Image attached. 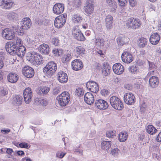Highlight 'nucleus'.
<instances>
[{
	"label": "nucleus",
	"mask_w": 161,
	"mask_h": 161,
	"mask_svg": "<svg viewBox=\"0 0 161 161\" xmlns=\"http://www.w3.org/2000/svg\"><path fill=\"white\" fill-rule=\"evenodd\" d=\"M2 36L4 38L8 40H11L15 37V33L11 29L6 28L3 30Z\"/></svg>",
	"instance_id": "6"
},
{
	"label": "nucleus",
	"mask_w": 161,
	"mask_h": 161,
	"mask_svg": "<svg viewBox=\"0 0 161 161\" xmlns=\"http://www.w3.org/2000/svg\"><path fill=\"white\" fill-rule=\"evenodd\" d=\"M8 93V91L6 89H2L0 92V95L1 96H4L7 95Z\"/></svg>",
	"instance_id": "56"
},
{
	"label": "nucleus",
	"mask_w": 161,
	"mask_h": 161,
	"mask_svg": "<svg viewBox=\"0 0 161 161\" xmlns=\"http://www.w3.org/2000/svg\"><path fill=\"white\" fill-rule=\"evenodd\" d=\"M113 69L115 74L120 75L124 72V66L120 63H117L113 65Z\"/></svg>",
	"instance_id": "16"
},
{
	"label": "nucleus",
	"mask_w": 161,
	"mask_h": 161,
	"mask_svg": "<svg viewBox=\"0 0 161 161\" xmlns=\"http://www.w3.org/2000/svg\"><path fill=\"white\" fill-rule=\"evenodd\" d=\"M16 153L18 156H22L25 154V153L23 151H18L16 152Z\"/></svg>",
	"instance_id": "62"
},
{
	"label": "nucleus",
	"mask_w": 161,
	"mask_h": 161,
	"mask_svg": "<svg viewBox=\"0 0 161 161\" xmlns=\"http://www.w3.org/2000/svg\"><path fill=\"white\" fill-rule=\"evenodd\" d=\"M80 18L79 14H75L72 16V20H80Z\"/></svg>",
	"instance_id": "57"
},
{
	"label": "nucleus",
	"mask_w": 161,
	"mask_h": 161,
	"mask_svg": "<svg viewBox=\"0 0 161 161\" xmlns=\"http://www.w3.org/2000/svg\"><path fill=\"white\" fill-rule=\"evenodd\" d=\"M14 5V3L10 0H3L1 2L0 6L3 8L9 9Z\"/></svg>",
	"instance_id": "22"
},
{
	"label": "nucleus",
	"mask_w": 161,
	"mask_h": 161,
	"mask_svg": "<svg viewBox=\"0 0 161 161\" xmlns=\"http://www.w3.org/2000/svg\"><path fill=\"white\" fill-rule=\"evenodd\" d=\"M57 68V64L54 61H51L43 68V72L48 75L52 76L55 73Z\"/></svg>",
	"instance_id": "2"
},
{
	"label": "nucleus",
	"mask_w": 161,
	"mask_h": 161,
	"mask_svg": "<svg viewBox=\"0 0 161 161\" xmlns=\"http://www.w3.org/2000/svg\"><path fill=\"white\" fill-rule=\"evenodd\" d=\"M64 8V5L61 3H57L55 4L53 7V13L57 14L62 13Z\"/></svg>",
	"instance_id": "15"
},
{
	"label": "nucleus",
	"mask_w": 161,
	"mask_h": 161,
	"mask_svg": "<svg viewBox=\"0 0 161 161\" xmlns=\"http://www.w3.org/2000/svg\"><path fill=\"white\" fill-rule=\"evenodd\" d=\"M66 21L62 22L61 21H54V25L57 28H60L62 27L65 24Z\"/></svg>",
	"instance_id": "42"
},
{
	"label": "nucleus",
	"mask_w": 161,
	"mask_h": 161,
	"mask_svg": "<svg viewBox=\"0 0 161 161\" xmlns=\"http://www.w3.org/2000/svg\"><path fill=\"white\" fill-rule=\"evenodd\" d=\"M80 30L79 26H75L73 29L72 33L77 40L80 41Z\"/></svg>",
	"instance_id": "23"
},
{
	"label": "nucleus",
	"mask_w": 161,
	"mask_h": 161,
	"mask_svg": "<svg viewBox=\"0 0 161 161\" xmlns=\"http://www.w3.org/2000/svg\"><path fill=\"white\" fill-rule=\"evenodd\" d=\"M130 5L132 7H134L135 6L137 3V2L136 0H129Z\"/></svg>",
	"instance_id": "54"
},
{
	"label": "nucleus",
	"mask_w": 161,
	"mask_h": 161,
	"mask_svg": "<svg viewBox=\"0 0 161 161\" xmlns=\"http://www.w3.org/2000/svg\"><path fill=\"white\" fill-rule=\"evenodd\" d=\"M144 137V136L143 135L140 134L138 135V139L139 141H142Z\"/></svg>",
	"instance_id": "64"
},
{
	"label": "nucleus",
	"mask_w": 161,
	"mask_h": 161,
	"mask_svg": "<svg viewBox=\"0 0 161 161\" xmlns=\"http://www.w3.org/2000/svg\"><path fill=\"white\" fill-rule=\"evenodd\" d=\"M94 69L97 71H100L102 69L101 65L100 64L96 62L94 64Z\"/></svg>",
	"instance_id": "47"
},
{
	"label": "nucleus",
	"mask_w": 161,
	"mask_h": 161,
	"mask_svg": "<svg viewBox=\"0 0 161 161\" xmlns=\"http://www.w3.org/2000/svg\"><path fill=\"white\" fill-rule=\"evenodd\" d=\"M36 59H35V64H42L43 62V58L41 55L39 53H36Z\"/></svg>",
	"instance_id": "36"
},
{
	"label": "nucleus",
	"mask_w": 161,
	"mask_h": 161,
	"mask_svg": "<svg viewBox=\"0 0 161 161\" xmlns=\"http://www.w3.org/2000/svg\"><path fill=\"white\" fill-rule=\"evenodd\" d=\"M70 98L69 93L68 92H64L57 97L56 99L58 100L60 105L61 106H65L68 103Z\"/></svg>",
	"instance_id": "5"
},
{
	"label": "nucleus",
	"mask_w": 161,
	"mask_h": 161,
	"mask_svg": "<svg viewBox=\"0 0 161 161\" xmlns=\"http://www.w3.org/2000/svg\"><path fill=\"white\" fill-rule=\"evenodd\" d=\"M85 102L89 105H91L94 102V97L92 94L87 92L85 94L84 97Z\"/></svg>",
	"instance_id": "19"
},
{
	"label": "nucleus",
	"mask_w": 161,
	"mask_h": 161,
	"mask_svg": "<svg viewBox=\"0 0 161 161\" xmlns=\"http://www.w3.org/2000/svg\"><path fill=\"white\" fill-rule=\"evenodd\" d=\"M122 61L125 63H130L132 62L133 57L132 54L128 51H124L121 55Z\"/></svg>",
	"instance_id": "11"
},
{
	"label": "nucleus",
	"mask_w": 161,
	"mask_h": 161,
	"mask_svg": "<svg viewBox=\"0 0 161 161\" xmlns=\"http://www.w3.org/2000/svg\"><path fill=\"white\" fill-rule=\"evenodd\" d=\"M23 24L21 26L18 25L16 28V31L19 35L23 36L25 33V30L30 28L31 25V21H22Z\"/></svg>",
	"instance_id": "4"
},
{
	"label": "nucleus",
	"mask_w": 161,
	"mask_h": 161,
	"mask_svg": "<svg viewBox=\"0 0 161 161\" xmlns=\"http://www.w3.org/2000/svg\"><path fill=\"white\" fill-rule=\"evenodd\" d=\"M115 134L114 132L111 130L108 131L106 133V136L108 137H113Z\"/></svg>",
	"instance_id": "49"
},
{
	"label": "nucleus",
	"mask_w": 161,
	"mask_h": 161,
	"mask_svg": "<svg viewBox=\"0 0 161 161\" xmlns=\"http://www.w3.org/2000/svg\"><path fill=\"white\" fill-rule=\"evenodd\" d=\"M57 77L58 80L61 83H66L68 80V77L66 73L61 70L58 73Z\"/></svg>",
	"instance_id": "17"
},
{
	"label": "nucleus",
	"mask_w": 161,
	"mask_h": 161,
	"mask_svg": "<svg viewBox=\"0 0 161 161\" xmlns=\"http://www.w3.org/2000/svg\"><path fill=\"white\" fill-rule=\"evenodd\" d=\"M157 130L152 125H149L146 128V131L147 133L151 135L155 134Z\"/></svg>",
	"instance_id": "35"
},
{
	"label": "nucleus",
	"mask_w": 161,
	"mask_h": 161,
	"mask_svg": "<svg viewBox=\"0 0 161 161\" xmlns=\"http://www.w3.org/2000/svg\"><path fill=\"white\" fill-rule=\"evenodd\" d=\"M61 88L59 87H57L53 89V95H57L60 92Z\"/></svg>",
	"instance_id": "51"
},
{
	"label": "nucleus",
	"mask_w": 161,
	"mask_h": 161,
	"mask_svg": "<svg viewBox=\"0 0 161 161\" xmlns=\"http://www.w3.org/2000/svg\"><path fill=\"white\" fill-rule=\"evenodd\" d=\"M75 51L78 54H80V47H76L75 49Z\"/></svg>",
	"instance_id": "63"
},
{
	"label": "nucleus",
	"mask_w": 161,
	"mask_h": 161,
	"mask_svg": "<svg viewBox=\"0 0 161 161\" xmlns=\"http://www.w3.org/2000/svg\"><path fill=\"white\" fill-rule=\"evenodd\" d=\"M125 103L129 105L134 104L136 102V98L134 95L132 93H125L124 96Z\"/></svg>",
	"instance_id": "8"
},
{
	"label": "nucleus",
	"mask_w": 161,
	"mask_h": 161,
	"mask_svg": "<svg viewBox=\"0 0 161 161\" xmlns=\"http://www.w3.org/2000/svg\"><path fill=\"white\" fill-rule=\"evenodd\" d=\"M149 69H153L155 68V65L154 63L149 61H148Z\"/></svg>",
	"instance_id": "58"
},
{
	"label": "nucleus",
	"mask_w": 161,
	"mask_h": 161,
	"mask_svg": "<svg viewBox=\"0 0 161 161\" xmlns=\"http://www.w3.org/2000/svg\"><path fill=\"white\" fill-rule=\"evenodd\" d=\"M106 26L108 30L111 29L114 25V23L112 21H106Z\"/></svg>",
	"instance_id": "43"
},
{
	"label": "nucleus",
	"mask_w": 161,
	"mask_h": 161,
	"mask_svg": "<svg viewBox=\"0 0 161 161\" xmlns=\"http://www.w3.org/2000/svg\"><path fill=\"white\" fill-rule=\"evenodd\" d=\"M104 41L103 39L100 38H97L95 42V45L101 47L104 46Z\"/></svg>",
	"instance_id": "38"
},
{
	"label": "nucleus",
	"mask_w": 161,
	"mask_h": 161,
	"mask_svg": "<svg viewBox=\"0 0 161 161\" xmlns=\"http://www.w3.org/2000/svg\"><path fill=\"white\" fill-rule=\"evenodd\" d=\"M72 69L75 70L77 71L80 69V61L79 59H76L71 63Z\"/></svg>",
	"instance_id": "26"
},
{
	"label": "nucleus",
	"mask_w": 161,
	"mask_h": 161,
	"mask_svg": "<svg viewBox=\"0 0 161 161\" xmlns=\"http://www.w3.org/2000/svg\"><path fill=\"white\" fill-rule=\"evenodd\" d=\"M149 85L152 88L157 87L159 84L158 78L155 76H152L149 78Z\"/></svg>",
	"instance_id": "20"
},
{
	"label": "nucleus",
	"mask_w": 161,
	"mask_h": 161,
	"mask_svg": "<svg viewBox=\"0 0 161 161\" xmlns=\"http://www.w3.org/2000/svg\"><path fill=\"white\" fill-rule=\"evenodd\" d=\"M110 103L111 106L116 110H121L124 108L122 102L116 96H113L110 97Z\"/></svg>",
	"instance_id": "3"
},
{
	"label": "nucleus",
	"mask_w": 161,
	"mask_h": 161,
	"mask_svg": "<svg viewBox=\"0 0 161 161\" xmlns=\"http://www.w3.org/2000/svg\"><path fill=\"white\" fill-rule=\"evenodd\" d=\"M36 52L29 53L26 57L27 60L33 64H35Z\"/></svg>",
	"instance_id": "25"
},
{
	"label": "nucleus",
	"mask_w": 161,
	"mask_h": 161,
	"mask_svg": "<svg viewBox=\"0 0 161 161\" xmlns=\"http://www.w3.org/2000/svg\"><path fill=\"white\" fill-rule=\"evenodd\" d=\"M103 68L102 70V73L105 76L109 75L111 70V67H110L108 63H104Z\"/></svg>",
	"instance_id": "27"
},
{
	"label": "nucleus",
	"mask_w": 161,
	"mask_h": 161,
	"mask_svg": "<svg viewBox=\"0 0 161 161\" xmlns=\"http://www.w3.org/2000/svg\"><path fill=\"white\" fill-rule=\"evenodd\" d=\"M26 49L23 46L18 47L17 49H15L9 52L8 53L11 55H17L20 58H22L25 53Z\"/></svg>",
	"instance_id": "7"
},
{
	"label": "nucleus",
	"mask_w": 161,
	"mask_h": 161,
	"mask_svg": "<svg viewBox=\"0 0 161 161\" xmlns=\"http://www.w3.org/2000/svg\"><path fill=\"white\" fill-rule=\"evenodd\" d=\"M86 85L87 88L92 92L96 93L99 91L98 84L94 81H89L86 83Z\"/></svg>",
	"instance_id": "9"
},
{
	"label": "nucleus",
	"mask_w": 161,
	"mask_h": 161,
	"mask_svg": "<svg viewBox=\"0 0 161 161\" xmlns=\"http://www.w3.org/2000/svg\"><path fill=\"white\" fill-rule=\"evenodd\" d=\"M126 39L127 38L125 37L119 36L117 38L116 40L118 44L122 46L126 43V41H125Z\"/></svg>",
	"instance_id": "37"
},
{
	"label": "nucleus",
	"mask_w": 161,
	"mask_h": 161,
	"mask_svg": "<svg viewBox=\"0 0 161 161\" xmlns=\"http://www.w3.org/2000/svg\"><path fill=\"white\" fill-rule=\"evenodd\" d=\"M160 39V35L158 33H154L150 36L149 41L152 44L155 45L158 43Z\"/></svg>",
	"instance_id": "18"
},
{
	"label": "nucleus",
	"mask_w": 161,
	"mask_h": 161,
	"mask_svg": "<svg viewBox=\"0 0 161 161\" xmlns=\"http://www.w3.org/2000/svg\"><path fill=\"white\" fill-rule=\"evenodd\" d=\"M119 150L117 148H115L113 149L111 152V154L114 157H117L119 154Z\"/></svg>",
	"instance_id": "44"
},
{
	"label": "nucleus",
	"mask_w": 161,
	"mask_h": 161,
	"mask_svg": "<svg viewBox=\"0 0 161 161\" xmlns=\"http://www.w3.org/2000/svg\"><path fill=\"white\" fill-rule=\"evenodd\" d=\"M156 140L158 142H161V131L158 135L156 138Z\"/></svg>",
	"instance_id": "59"
},
{
	"label": "nucleus",
	"mask_w": 161,
	"mask_h": 161,
	"mask_svg": "<svg viewBox=\"0 0 161 161\" xmlns=\"http://www.w3.org/2000/svg\"><path fill=\"white\" fill-rule=\"evenodd\" d=\"M127 133L126 131L121 132L118 136V138L119 142H125L127 138Z\"/></svg>",
	"instance_id": "31"
},
{
	"label": "nucleus",
	"mask_w": 161,
	"mask_h": 161,
	"mask_svg": "<svg viewBox=\"0 0 161 161\" xmlns=\"http://www.w3.org/2000/svg\"><path fill=\"white\" fill-rule=\"evenodd\" d=\"M71 58V56L70 54H67L65 55L62 58V61L63 63H65L69 61Z\"/></svg>",
	"instance_id": "41"
},
{
	"label": "nucleus",
	"mask_w": 161,
	"mask_h": 161,
	"mask_svg": "<svg viewBox=\"0 0 161 161\" xmlns=\"http://www.w3.org/2000/svg\"><path fill=\"white\" fill-rule=\"evenodd\" d=\"M75 95L76 96L79 97L80 99V88H76L75 92Z\"/></svg>",
	"instance_id": "50"
},
{
	"label": "nucleus",
	"mask_w": 161,
	"mask_h": 161,
	"mask_svg": "<svg viewBox=\"0 0 161 161\" xmlns=\"http://www.w3.org/2000/svg\"><path fill=\"white\" fill-rule=\"evenodd\" d=\"M141 24L140 21H130L126 23V27L128 28L136 29L139 28Z\"/></svg>",
	"instance_id": "21"
},
{
	"label": "nucleus",
	"mask_w": 161,
	"mask_h": 161,
	"mask_svg": "<svg viewBox=\"0 0 161 161\" xmlns=\"http://www.w3.org/2000/svg\"><path fill=\"white\" fill-rule=\"evenodd\" d=\"M100 93L103 96L108 95L109 93L108 91L106 89H103L101 90Z\"/></svg>",
	"instance_id": "52"
},
{
	"label": "nucleus",
	"mask_w": 161,
	"mask_h": 161,
	"mask_svg": "<svg viewBox=\"0 0 161 161\" xmlns=\"http://www.w3.org/2000/svg\"><path fill=\"white\" fill-rule=\"evenodd\" d=\"M4 54L3 52H0V69H2L3 66V60L4 59Z\"/></svg>",
	"instance_id": "45"
},
{
	"label": "nucleus",
	"mask_w": 161,
	"mask_h": 161,
	"mask_svg": "<svg viewBox=\"0 0 161 161\" xmlns=\"http://www.w3.org/2000/svg\"><path fill=\"white\" fill-rule=\"evenodd\" d=\"M40 52L45 54H47L49 52V46L48 45L43 44L39 46Z\"/></svg>",
	"instance_id": "28"
},
{
	"label": "nucleus",
	"mask_w": 161,
	"mask_h": 161,
	"mask_svg": "<svg viewBox=\"0 0 161 161\" xmlns=\"http://www.w3.org/2000/svg\"><path fill=\"white\" fill-rule=\"evenodd\" d=\"M22 100L23 98L21 96L16 95L13 98V103L15 105L19 106L22 104Z\"/></svg>",
	"instance_id": "33"
},
{
	"label": "nucleus",
	"mask_w": 161,
	"mask_h": 161,
	"mask_svg": "<svg viewBox=\"0 0 161 161\" xmlns=\"http://www.w3.org/2000/svg\"><path fill=\"white\" fill-rule=\"evenodd\" d=\"M128 70L131 73L135 74L136 72L139 70V68L138 65H133L130 66Z\"/></svg>",
	"instance_id": "39"
},
{
	"label": "nucleus",
	"mask_w": 161,
	"mask_h": 161,
	"mask_svg": "<svg viewBox=\"0 0 161 161\" xmlns=\"http://www.w3.org/2000/svg\"><path fill=\"white\" fill-rule=\"evenodd\" d=\"M40 38V37L36 36L35 37H33V44H37V43H39V42H41Z\"/></svg>",
	"instance_id": "53"
},
{
	"label": "nucleus",
	"mask_w": 161,
	"mask_h": 161,
	"mask_svg": "<svg viewBox=\"0 0 161 161\" xmlns=\"http://www.w3.org/2000/svg\"><path fill=\"white\" fill-rule=\"evenodd\" d=\"M59 40L58 37H55L52 39L51 42L52 43L56 46H58L59 45Z\"/></svg>",
	"instance_id": "46"
},
{
	"label": "nucleus",
	"mask_w": 161,
	"mask_h": 161,
	"mask_svg": "<svg viewBox=\"0 0 161 161\" xmlns=\"http://www.w3.org/2000/svg\"><path fill=\"white\" fill-rule=\"evenodd\" d=\"M148 42L147 40L143 37H142L139 38L137 41V44L139 47H144L147 45Z\"/></svg>",
	"instance_id": "29"
},
{
	"label": "nucleus",
	"mask_w": 161,
	"mask_h": 161,
	"mask_svg": "<svg viewBox=\"0 0 161 161\" xmlns=\"http://www.w3.org/2000/svg\"><path fill=\"white\" fill-rule=\"evenodd\" d=\"M119 5L121 6H124L127 2V0H118Z\"/></svg>",
	"instance_id": "55"
},
{
	"label": "nucleus",
	"mask_w": 161,
	"mask_h": 161,
	"mask_svg": "<svg viewBox=\"0 0 161 161\" xmlns=\"http://www.w3.org/2000/svg\"><path fill=\"white\" fill-rule=\"evenodd\" d=\"M59 17H60L61 19H62V20H66L67 14H64L60 16H59Z\"/></svg>",
	"instance_id": "60"
},
{
	"label": "nucleus",
	"mask_w": 161,
	"mask_h": 161,
	"mask_svg": "<svg viewBox=\"0 0 161 161\" xmlns=\"http://www.w3.org/2000/svg\"><path fill=\"white\" fill-rule=\"evenodd\" d=\"M19 146L21 148H29L31 146L27 143L25 142H21L19 144Z\"/></svg>",
	"instance_id": "48"
},
{
	"label": "nucleus",
	"mask_w": 161,
	"mask_h": 161,
	"mask_svg": "<svg viewBox=\"0 0 161 161\" xmlns=\"http://www.w3.org/2000/svg\"><path fill=\"white\" fill-rule=\"evenodd\" d=\"M94 3L93 0H87L86 5L84 7V10L88 14L92 13L94 10L93 4Z\"/></svg>",
	"instance_id": "13"
},
{
	"label": "nucleus",
	"mask_w": 161,
	"mask_h": 161,
	"mask_svg": "<svg viewBox=\"0 0 161 161\" xmlns=\"http://www.w3.org/2000/svg\"><path fill=\"white\" fill-rule=\"evenodd\" d=\"M111 141H103L101 144L102 149L108 151L109 149L111 147Z\"/></svg>",
	"instance_id": "32"
},
{
	"label": "nucleus",
	"mask_w": 161,
	"mask_h": 161,
	"mask_svg": "<svg viewBox=\"0 0 161 161\" xmlns=\"http://www.w3.org/2000/svg\"><path fill=\"white\" fill-rule=\"evenodd\" d=\"M95 106L98 108L104 110L106 109L108 107L107 102L103 99H99L96 100L95 103Z\"/></svg>",
	"instance_id": "14"
},
{
	"label": "nucleus",
	"mask_w": 161,
	"mask_h": 161,
	"mask_svg": "<svg viewBox=\"0 0 161 161\" xmlns=\"http://www.w3.org/2000/svg\"><path fill=\"white\" fill-rule=\"evenodd\" d=\"M22 73L24 76L28 78L32 77L35 74L33 69L28 66H25L22 69Z\"/></svg>",
	"instance_id": "10"
},
{
	"label": "nucleus",
	"mask_w": 161,
	"mask_h": 161,
	"mask_svg": "<svg viewBox=\"0 0 161 161\" xmlns=\"http://www.w3.org/2000/svg\"><path fill=\"white\" fill-rule=\"evenodd\" d=\"M21 43V39L18 38H15L12 41L7 42L5 46L7 52L8 53L13 50L17 49L22 46Z\"/></svg>",
	"instance_id": "1"
},
{
	"label": "nucleus",
	"mask_w": 161,
	"mask_h": 161,
	"mask_svg": "<svg viewBox=\"0 0 161 161\" xmlns=\"http://www.w3.org/2000/svg\"><path fill=\"white\" fill-rule=\"evenodd\" d=\"M108 6L111 8V10L114 11L117 8V3L114 0H106Z\"/></svg>",
	"instance_id": "34"
},
{
	"label": "nucleus",
	"mask_w": 161,
	"mask_h": 161,
	"mask_svg": "<svg viewBox=\"0 0 161 161\" xmlns=\"http://www.w3.org/2000/svg\"><path fill=\"white\" fill-rule=\"evenodd\" d=\"M8 81L11 83L16 82L18 80V75L15 73H10L7 76Z\"/></svg>",
	"instance_id": "24"
},
{
	"label": "nucleus",
	"mask_w": 161,
	"mask_h": 161,
	"mask_svg": "<svg viewBox=\"0 0 161 161\" xmlns=\"http://www.w3.org/2000/svg\"><path fill=\"white\" fill-rule=\"evenodd\" d=\"M39 101L40 102V103L43 105L46 106L47 104L46 101L44 99H41Z\"/></svg>",
	"instance_id": "61"
},
{
	"label": "nucleus",
	"mask_w": 161,
	"mask_h": 161,
	"mask_svg": "<svg viewBox=\"0 0 161 161\" xmlns=\"http://www.w3.org/2000/svg\"><path fill=\"white\" fill-rule=\"evenodd\" d=\"M8 19L10 20H16L17 19V14L13 12L10 13L7 15Z\"/></svg>",
	"instance_id": "40"
},
{
	"label": "nucleus",
	"mask_w": 161,
	"mask_h": 161,
	"mask_svg": "<svg viewBox=\"0 0 161 161\" xmlns=\"http://www.w3.org/2000/svg\"><path fill=\"white\" fill-rule=\"evenodd\" d=\"M50 88L48 87L41 86L37 90V93L40 95L47 93L50 90Z\"/></svg>",
	"instance_id": "30"
},
{
	"label": "nucleus",
	"mask_w": 161,
	"mask_h": 161,
	"mask_svg": "<svg viewBox=\"0 0 161 161\" xmlns=\"http://www.w3.org/2000/svg\"><path fill=\"white\" fill-rule=\"evenodd\" d=\"M23 96L24 100L26 103H29L31 102L32 93L30 88H26L24 90Z\"/></svg>",
	"instance_id": "12"
}]
</instances>
